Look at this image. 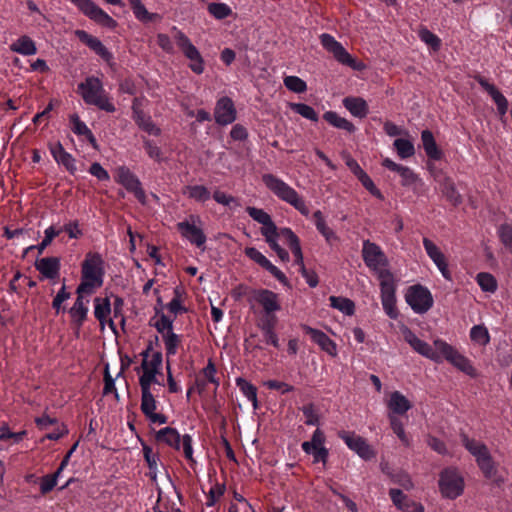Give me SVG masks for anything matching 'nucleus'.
I'll return each instance as SVG.
<instances>
[{
  "label": "nucleus",
  "instance_id": "44",
  "mask_svg": "<svg viewBox=\"0 0 512 512\" xmlns=\"http://www.w3.org/2000/svg\"><path fill=\"white\" fill-rule=\"evenodd\" d=\"M394 147L400 158L406 159L414 155V145L410 140L398 138L394 141Z\"/></svg>",
  "mask_w": 512,
  "mask_h": 512
},
{
  "label": "nucleus",
  "instance_id": "61",
  "mask_svg": "<svg viewBox=\"0 0 512 512\" xmlns=\"http://www.w3.org/2000/svg\"><path fill=\"white\" fill-rule=\"evenodd\" d=\"M389 419H390V424H391V428L393 430V432L398 436V438L405 444V445H408L409 442H408V438L405 434V431H404V428H403V424L401 422V420L394 416V415H389Z\"/></svg>",
  "mask_w": 512,
  "mask_h": 512
},
{
  "label": "nucleus",
  "instance_id": "25",
  "mask_svg": "<svg viewBox=\"0 0 512 512\" xmlns=\"http://www.w3.org/2000/svg\"><path fill=\"white\" fill-rule=\"evenodd\" d=\"M421 140L426 155L432 160H440L443 152L439 149L433 133L430 130H423L421 133Z\"/></svg>",
  "mask_w": 512,
  "mask_h": 512
},
{
  "label": "nucleus",
  "instance_id": "37",
  "mask_svg": "<svg viewBox=\"0 0 512 512\" xmlns=\"http://www.w3.org/2000/svg\"><path fill=\"white\" fill-rule=\"evenodd\" d=\"M95 310L94 315L96 319L100 322L101 326H104V321L107 316L111 313V304L108 298L101 299L99 297L95 298Z\"/></svg>",
  "mask_w": 512,
  "mask_h": 512
},
{
  "label": "nucleus",
  "instance_id": "12",
  "mask_svg": "<svg viewBox=\"0 0 512 512\" xmlns=\"http://www.w3.org/2000/svg\"><path fill=\"white\" fill-rule=\"evenodd\" d=\"M102 264L103 260L98 253L87 254L82 263V278L95 281L98 286H102L104 275Z\"/></svg>",
  "mask_w": 512,
  "mask_h": 512
},
{
  "label": "nucleus",
  "instance_id": "29",
  "mask_svg": "<svg viewBox=\"0 0 512 512\" xmlns=\"http://www.w3.org/2000/svg\"><path fill=\"white\" fill-rule=\"evenodd\" d=\"M133 119L141 130L147 132L150 135H160V128L154 124L151 117L146 115L144 111H135V114H133Z\"/></svg>",
  "mask_w": 512,
  "mask_h": 512
},
{
  "label": "nucleus",
  "instance_id": "7",
  "mask_svg": "<svg viewBox=\"0 0 512 512\" xmlns=\"http://www.w3.org/2000/svg\"><path fill=\"white\" fill-rule=\"evenodd\" d=\"M439 488L443 497L455 499L463 493V478L453 469H444L440 473Z\"/></svg>",
  "mask_w": 512,
  "mask_h": 512
},
{
  "label": "nucleus",
  "instance_id": "13",
  "mask_svg": "<svg viewBox=\"0 0 512 512\" xmlns=\"http://www.w3.org/2000/svg\"><path fill=\"white\" fill-rule=\"evenodd\" d=\"M404 339L409 345L422 356L431 359L437 363L441 362L440 352L429 345L427 342L418 338L410 329L403 331Z\"/></svg>",
  "mask_w": 512,
  "mask_h": 512
},
{
  "label": "nucleus",
  "instance_id": "51",
  "mask_svg": "<svg viewBox=\"0 0 512 512\" xmlns=\"http://www.w3.org/2000/svg\"><path fill=\"white\" fill-rule=\"evenodd\" d=\"M291 109L301 115L302 117L311 120L313 122L318 121V114L313 107L304 103H292Z\"/></svg>",
  "mask_w": 512,
  "mask_h": 512
},
{
  "label": "nucleus",
  "instance_id": "63",
  "mask_svg": "<svg viewBox=\"0 0 512 512\" xmlns=\"http://www.w3.org/2000/svg\"><path fill=\"white\" fill-rule=\"evenodd\" d=\"M301 411L303 412L306 420V425H317L319 423V415L315 411V407L313 403H309L307 405H304L301 408Z\"/></svg>",
  "mask_w": 512,
  "mask_h": 512
},
{
  "label": "nucleus",
  "instance_id": "64",
  "mask_svg": "<svg viewBox=\"0 0 512 512\" xmlns=\"http://www.w3.org/2000/svg\"><path fill=\"white\" fill-rule=\"evenodd\" d=\"M499 236L503 245L512 254V227L502 225L499 229Z\"/></svg>",
  "mask_w": 512,
  "mask_h": 512
},
{
  "label": "nucleus",
  "instance_id": "48",
  "mask_svg": "<svg viewBox=\"0 0 512 512\" xmlns=\"http://www.w3.org/2000/svg\"><path fill=\"white\" fill-rule=\"evenodd\" d=\"M387 475L390 477L393 483L400 485L404 489L410 490L413 488V482L409 474L405 471L397 470L395 472H388Z\"/></svg>",
  "mask_w": 512,
  "mask_h": 512
},
{
  "label": "nucleus",
  "instance_id": "22",
  "mask_svg": "<svg viewBox=\"0 0 512 512\" xmlns=\"http://www.w3.org/2000/svg\"><path fill=\"white\" fill-rule=\"evenodd\" d=\"M177 228L183 237L189 240L192 244H195L197 247H201L206 242V235L203 230L194 224H190L187 221L179 222L177 224Z\"/></svg>",
  "mask_w": 512,
  "mask_h": 512
},
{
  "label": "nucleus",
  "instance_id": "46",
  "mask_svg": "<svg viewBox=\"0 0 512 512\" xmlns=\"http://www.w3.org/2000/svg\"><path fill=\"white\" fill-rule=\"evenodd\" d=\"M423 245L428 256L432 259L435 265H439L446 259L445 255L440 251L436 244L428 238L423 239Z\"/></svg>",
  "mask_w": 512,
  "mask_h": 512
},
{
  "label": "nucleus",
  "instance_id": "21",
  "mask_svg": "<svg viewBox=\"0 0 512 512\" xmlns=\"http://www.w3.org/2000/svg\"><path fill=\"white\" fill-rule=\"evenodd\" d=\"M49 149L58 164H62L71 174L75 173V159L70 153L65 151L63 145L59 141L56 143H50Z\"/></svg>",
  "mask_w": 512,
  "mask_h": 512
},
{
  "label": "nucleus",
  "instance_id": "45",
  "mask_svg": "<svg viewBox=\"0 0 512 512\" xmlns=\"http://www.w3.org/2000/svg\"><path fill=\"white\" fill-rule=\"evenodd\" d=\"M470 338L482 346H486L490 342V336L487 328L483 325H475L470 331Z\"/></svg>",
  "mask_w": 512,
  "mask_h": 512
},
{
  "label": "nucleus",
  "instance_id": "3",
  "mask_svg": "<svg viewBox=\"0 0 512 512\" xmlns=\"http://www.w3.org/2000/svg\"><path fill=\"white\" fill-rule=\"evenodd\" d=\"M78 90L85 103L95 105L106 112L115 111V106L102 94V83L98 78L88 77L85 82L78 85Z\"/></svg>",
  "mask_w": 512,
  "mask_h": 512
},
{
  "label": "nucleus",
  "instance_id": "17",
  "mask_svg": "<svg viewBox=\"0 0 512 512\" xmlns=\"http://www.w3.org/2000/svg\"><path fill=\"white\" fill-rule=\"evenodd\" d=\"M475 80L478 84L492 97L500 116H504L508 110V101L505 96L493 85L488 82L486 78L481 75H476Z\"/></svg>",
  "mask_w": 512,
  "mask_h": 512
},
{
  "label": "nucleus",
  "instance_id": "14",
  "mask_svg": "<svg viewBox=\"0 0 512 512\" xmlns=\"http://www.w3.org/2000/svg\"><path fill=\"white\" fill-rule=\"evenodd\" d=\"M245 254L251 260L271 273L278 281L289 287V281L285 274L273 265L260 251L254 247H247L245 249Z\"/></svg>",
  "mask_w": 512,
  "mask_h": 512
},
{
  "label": "nucleus",
  "instance_id": "41",
  "mask_svg": "<svg viewBox=\"0 0 512 512\" xmlns=\"http://www.w3.org/2000/svg\"><path fill=\"white\" fill-rule=\"evenodd\" d=\"M162 337L166 348L167 358L169 356L175 355L181 343V337L173 331L166 332L164 335H162Z\"/></svg>",
  "mask_w": 512,
  "mask_h": 512
},
{
  "label": "nucleus",
  "instance_id": "19",
  "mask_svg": "<svg viewBox=\"0 0 512 512\" xmlns=\"http://www.w3.org/2000/svg\"><path fill=\"white\" fill-rule=\"evenodd\" d=\"M303 331L310 335L311 339L317 343L321 349L325 352H327L331 356L337 355V349L335 342L330 339L323 331L314 329L308 325L303 324L302 326Z\"/></svg>",
  "mask_w": 512,
  "mask_h": 512
},
{
  "label": "nucleus",
  "instance_id": "20",
  "mask_svg": "<svg viewBox=\"0 0 512 512\" xmlns=\"http://www.w3.org/2000/svg\"><path fill=\"white\" fill-rule=\"evenodd\" d=\"M75 35L78 37V39L86 44L90 49H92L97 55H99L102 59L109 62L113 57L112 54L108 51V49L102 44V42L88 34L84 30H76Z\"/></svg>",
  "mask_w": 512,
  "mask_h": 512
},
{
  "label": "nucleus",
  "instance_id": "18",
  "mask_svg": "<svg viewBox=\"0 0 512 512\" xmlns=\"http://www.w3.org/2000/svg\"><path fill=\"white\" fill-rule=\"evenodd\" d=\"M475 80L478 84L492 97L500 116H504L508 110V101L505 96L493 85L488 82L486 78L481 75H476Z\"/></svg>",
  "mask_w": 512,
  "mask_h": 512
},
{
  "label": "nucleus",
  "instance_id": "62",
  "mask_svg": "<svg viewBox=\"0 0 512 512\" xmlns=\"http://www.w3.org/2000/svg\"><path fill=\"white\" fill-rule=\"evenodd\" d=\"M70 122L72 124L71 129L76 135L85 136L91 131L76 113L70 115Z\"/></svg>",
  "mask_w": 512,
  "mask_h": 512
},
{
  "label": "nucleus",
  "instance_id": "49",
  "mask_svg": "<svg viewBox=\"0 0 512 512\" xmlns=\"http://www.w3.org/2000/svg\"><path fill=\"white\" fill-rule=\"evenodd\" d=\"M141 411L148 417L156 410V400L151 391H141Z\"/></svg>",
  "mask_w": 512,
  "mask_h": 512
},
{
  "label": "nucleus",
  "instance_id": "39",
  "mask_svg": "<svg viewBox=\"0 0 512 512\" xmlns=\"http://www.w3.org/2000/svg\"><path fill=\"white\" fill-rule=\"evenodd\" d=\"M236 384L242 391V393L247 397L248 400H250L253 404L254 409L258 408V401H257V388L252 385L250 382L245 380L244 378H237Z\"/></svg>",
  "mask_w": 512,
  "mask_h": 512
},
{
  "label": "nucleus",
  "instance_id": "33",
  "mask_svg": "<svg viewBox=\"0 0 512 512\" xmlns=\"http://www.w3.org/2000/svg\"><path fill=\"white\" fill-rule=\"evenodd\" d=\"M10 49L14 52L27 56L34 55L37 52L34 41L26 35L21 36L16 42H14L10 46Z\"/></svg>",
  "mask_w": 512,
  "mask_h": 512
},
{
  "label": "nucleus",
  "instance_id": "1",
  "mask_svg": "<svg viewBox=\"0 0 512 512\" xmlns=\"http://www.w3.org/2000/svg\"><path fill=\"white\" fill-rule=\"evenodd\" d=\"M362 257L368 268L378 274L380 280L381 301L383 309L391 319L398 317L396 308V283L393 273L388 269H380L389 264L388 258L376 243L365 240L363 242Z\"/></svg>",
  "mask_w": 512,
  "mask_h": 512
},
{
  "label": "nucleus",
  "instance_id": "27",
  "mask_svg": "<svg viewBox=\"0 0 512 512\" xmlns=\"http://www.w3.org/2000/svg\"><path fill=\"white\" fill-rule=\"evenodd\" d=\"M175 40L178 47L189 60H197V58L201 56L198 49L192 44L190 39L182 31H177Z\"/></svg>",
  "mask_w": 512,
  "mask_h": 512
},
{
  "label": "nucleus",
  "instance_id": "58",
  "mask_svg": "<svg viewBox=\"0 0 512 512\" xmlns=\"http://www.w3.org/2000/svg\"><path fill=\"white\" fill-rule=\"evenodd\" d=\"M246 212L254 221L262 225H266L272 219L267 212L260 208L248 206Z\"/></svg>",
  "mask_w": 512,
  "mask_h": 512
},
{
  "label": "nucleus",
  "instance_id": "16",
  "mask_svg": "<svg viewBox=\"0 0 512 512\" xmlns=\"http://www.w3.org/2000/svg\"><path fill=\"white\" fill-rule=\"evenodd\" d=\"M252 299L259 303L266 314H273L281 309L278 295L268 289H256L252 291Z\"/></svg>",
  "mask_w": 512,
  "mask_h": 512
},
{
  "label": "nucleus",
  "instance_id": "56",
  "mask_svg": "<svg viewBox=\"0 0 512 512\" xmlns=\"http://www.w3.org/2000/svg\"><path fill=\"white\" fill-rule=\"evenodd\" d=\"M158 316L159 319L154 324H152L156 330L162 335L168 331H173L174 319H171L164 313H161Z\"/></svg>",
  "mask_w": 512,
  "mask_h": 512
},
{
  "label": "nucleus",
  "instance_id": "11",
  "mask_svg": "<svg viewBox=\"0 0 512 512\" xmlns=\"http://www.w3.org/2000/svg\"><path fill=\"white\" fill-rule=\"evenodd\" d=\"M339 438H341L346 445L353 451H355L362 459L370 460L375 457V452L371 446L367 443L366 439L356 435L355 433L340 431L338 432Z\"/></svg>",
  "mask_w": 512,
  "mask_h": 512
},
{
  "label": "nucleus",
  "instance_id": "15",
  "mask_svg": "<svg viewBox=\"0 0 512 512\" xmlns=\"http://www.w3.org/2000/svg\"><path fill=\"white\" fill-rule=\"evenodd\" d=\"M214 118L219 125H228L236 119V109L231 98L225 96L220 98L214 110Z\"/></svg>",
  "mask_w": 512,
  "mask_h": 512
},
{
  "label": "nucleus",
  "instance_id": "6",
  "mask_svg": "<svg viewBox=\"0 0 512 512\" xmlns=\"http://www.w3.org/2000/svg\"><path fill=\"white\" fill-rule=\"evenodd\" d=\"M406 302L418 314L426 313L433 306L434 300L428 288L421 284L412 285L407 289Z\"/></svg>",
  "mask_w": 512,
  "mask_h": 512
},
{
  "label": "nucleus",
  "instance_id": "2",
  "mask_svg": "<svg viewBox=\"0 0 512 512\" xmlns=\"http://www.w3.org/2000/svg\"><path fill=\"white\" fill-rule=\"evenodd\" d=\"M262 181L266 187L272 191L279 199L292 205L302 215L308 216L310 211L304 200L299 196L297 191L290 187L283 180L277 178L273 174H264Z\"/></svg>",
  "mask_w": 512,
  "mask_h": 512
},
{
  "label": "nucleus",
  "instance_id": "9",
  "mask_svg": "<svg viewBox=\"0 0 512 512\" xmlns=\"http://www.w3.org/2000/svg\"><path fill=\"white\" fill-rule=\"evenodd\" d=\"M72 2L91 20L97 24L114 29L117 26L116 20L110 17L105 11L98 7L92 0H72Z\"/></svg>",
  "mask_w": 512,
  "mask_h": 512
},
{
  "label": "nucleus",
  "instance_id": "28",
  "mask_svg": "<svg viewBox=\"0 0 512 512\" xmlns=\"http://www.w3.org/2000/svg\"><path fill=\"white\" fill-rule=\"evenodd\" d=\"M388 407L390 410H392L393 413L403 415L409 409H411L412 404L399 391H394L393 393H391L390 400L388 402Z\"/></svg>",
  "mask_w": 512,
  "mask_h": 512
},
{
  "label": "nucleus",
  "instance_id": "52",
  "mask_svg": "<svg viewBox=\"0 0 512 512\" xmlns=\"http://www.w3.org/2000/svg\"><path fill=\"white\" fill-rule=\"evenodd\" d=\"M162 353L157 351L152 354V358L150 361L148 360H142L140 369H148L149 371H153L154 373L159 374L160 368L162 366ZM137 371H139V368H136Z\"/></svg>",
  "mask_w": 512,
  "mask_h": 512
},
{
  "label": "nucleus",
  "instance_id": "36",
  "mask_svg": "<svg viewBox=\"0 0 512 512\" xmlns=\"http://www.w3.org/2000/svg\"><path fill=\"white\" fill-rule=\"evenodd\" d=\"M88 309L84 304L83 297H77L73 307L70 309V315L77 324L81 327L86 319Z\"/></svg>",
  "mask_w": 512,
  "mask_h": 512
},
{
  "label": "nucleus",
  "instance_id": "31",
  "mask_svg": "<svg viewBox=\"0 0 512 512\" xmlns=\"http://www.w3.org/2000/svg\"><path fill=\"white\" fill-rule=\"evenodd\" d=\"M323 119L327 121L330 125L345 130L349 133H353L356 130V127L352 122L347 120L346 118H343L339 116L334 111H327L323 114Z\"/></svg>",
  "mask_w": 512,
  "mask_h": 512
},
{
  "label": "nucleus",
  "instance_id": "43",
  "mask_svg": "<svg viewBox=\"0 0 512 512\" xmlns=\"http://www.w3.org/2000/svg\"><path fill=\"white\" fill-rule=\"evenodd\" d=\"M476 279L478 285L483 291L494 293L497 290V281L492 274L487 272H480L478 273Z\"/></svg>",
  "mask_w": 512,
  "mask_h": 512
},
{
  "label": "nucleus",
  "instance_id": "38",
  "mask_svg": "<svg viewBox=\"0 0 512 512\" xmlns=\"http://www.w3.org/2000/svg\"><path fill=\"white\" fill-rule=\"evenodd\" d=\"M331 306L345 315L351 316L355 312V304L352 300L344 297L331 296L329 298Z\"/></svg>",
  "mask_w": 512,
  "mask_h": 512
},
{
  "label": "nucleus",
  "instance_id": "32",
  "mask_svg": "<svg viewBox=\"0 0 512 512\" xmlns=\"http://www.w3.org/2000/svg\"><path fill=\"white\" fill-rule=\"evenodd\" d=\"M128 2L139 21L147 23L160 18L157 13L148 12L141 0H128Z\"/></svg>",
  "mask_w": 512,
  "mask_h": 512
},
{
  "label": "nucleus",
  "instance_id": "34",
  "mask_svg": "<svg viewBox=\"0 0 512 512\" xmlns=\"http://www.w3.org/2000/svg\"><path fill=\"white\" fill-rule=\"evenodd\" d=\"M476 462L486 478L490 479L496 474L497 470L489 450L478 457Z\"/></svg>",
  "mask_w": 512,
  "mask_h": 512
},
{
  "label": "nucleus",
  "instance_id": "57",
  "mask_svg": "<svg viewBox=\"0 0 512 512\" xmlns=\"http://www.w3.org/2000/svg\"><path fill=\"white\" fill-rule=\"evenodd\" d=\"M110 393H114L115 398L118 400L119 395L117 389L115 387V379L109 373V365H105L104 369V388L103 395H108Z\"/></svg>",
  "mask_w": 512,
  "mask_h": 512
},
{
  "label": "nucleus",
  "instance_id": "40",
  "mask_svg": "<svg viewBox=\"0 0 512 512\" xmlns=\"http://www.w3.org/2000/svg\"><path fill=\"white\" fill-rule=\"evenodd\" d=\"M462 442L465 448L477 459L482 454L488 451L487 446L484 443L478 442L474 439H470L467 435H462Z\"/></svg>",
  "mask_w": 512,
  "mask_h": 512
},
{
  "label": "nucleus",
  "instance_id": "55",
  "mask_svg": "<svg viewBox=\"0 0 512 512\" xmlns=\"http://www.w3.org/2000/svg\"><path fill=\"white\" fill-rule=\"evenodd\" d=\"M59 475L60 471H55L53 474H48L41 478L40 491L42 495H46L54 489Z\"/></svg>",
  "mask_w": 512,
  "mask_h": 512
},
{
  "label": "nucleus",
  "instance_id": "8",
  "mask_svg": "<svg viewBox=\"0 0 512 512\" xmlns=\"http://www.w3.org/2000/svg\"><path fill=\"white\" fill-rule=\"evenodd\" d=\"M72 2L91 20L97 24L114 29L117 26L116 20L110 17L105 11L98 7L92 0H72Z\"/></svg>",
  "mask_w": 512,
  "mask_h": 512
},
{
  "label": "nucleus",
  "instance_id": "35",
  "mask_svg": "<svg viewBox=\"0 0 512 512\" xmlns=\"http://www.w3.org/2000/svg\"><path fill=\"white\" fill-rule=\"evenodd\" d=\"M313 218L315 220L317 230L325 237L327 242L331 243L333 240L337 239L334 231L327 226L323 214L320 210L314 212Z\"/></svg>",
  "mask_w": 512,
  "mask_h": 512
},
{
  "label": "nucleus",
  "instance_id": "30",
  "mask_svg": "<svg viewBox=\"0 0 512 512\" xmlns=\"http://www.w3.org/2000/svg\"><path fill=\"white\" fill-rule=\"evenodd\" d=\"M440 189L442 194L453 206H458L462 203V196L456 190L454 182L449 177H445L440 183Z\"/></svg>",
  "mask_w": 512,
  "mask_h": 512
},
{
  "label": "nucleus",
  "instance_id": "47",
  "mask_svg": "<svg viewBox=\"0 0 512 512\" xmlns=\"http://www.w3.org/2000/svg\"><path fill=\"white\" fill-rule=\"evenodd\" d=\"M208 12L217 20H222L232 14L231 8L225 3L212 2L208 4Z\"/></svg>",
  "mask_w": 512,
  "mask_h": 512
},
{
  "label": "nucleus",
  "instance_id": "5",
  "mask_svg": "<svg viewBox=\"0 0 512 512\" xmlns=\"http://www.w3.org/2000/svg\"><path fill=\"white\" fill-rule=\"evenodd\" d=\"M320 42L322 46L328 52L332 53L334 58L341 64L351 67L354 70H362L364 68L363 63L358 62L355 58H353L342 46V44L335 40V38L330 34H321Z\"/></svg>",
  "mask_w": 512,
  "mask_h": 512
},
{
  "label": "nucleus",
  "instance_id": "50",
  "mask_svg": "<svg viewBox=\"0 0 512 512\" xmlns=\"http://www.w3.org/2000/svg\"><path fill=\"white\" fill-rule=\"evenodd\" d=\"M324 441H325L324 433L319 428H317L314 431L311 440L305 441L302 443V449L307 454H313V451L315 450V448L319 445L324 444Z\"/></svg>",
  "mask_w": 512,
  "mask_h": 512
},
{
  "label": "nucleus",
  "instance_id": "10",
  "mask_svg": "<svg viewBox=\"0 0 512 512\" xmlns=\"http://www.w3.org/2000/svg\"><path fill=\"white\" fill-rule=\"evenodd\" d=\"M116 181L125 187L128 192L134 194L141 204L146 203V194L140 180L129 168L121 166L117 169Z\"/></svg>",
  "mask_w": 512,
  "mask_h": 512
},
{
  "label": "nucleus",
  "instance_id": "26",
  "mask_svg": "<svg viewBox=\"0 0 512 512\" xmlns=\"http://www.w3.org/2000/svg\"><path fill=\"white\" fill-rule=\"evenodd\" d=\"M158 442H163L175 450L180 449L182 437L175 428L165 427L160 429L155 436Z\"/></svg>",
  "mask_w": 512,
  "mask_h": 512
},
{
  "label": "nucleus",
  "instance_id": "53",
  "mask_svg": "<svg viewBox=\"0 0 512 512\" xmlns=\"http://www.w3.org/2000/svg\"><path fill=\"white\" fill-rule=\"evenodd\" d=\"M283 82L285 87L294 93H304L307 90L306 82L297 76H286Z\"/></svg>",
  "mask_w": 512,
  "mask_h": 512
},
{
  "label": "nucleus",
  "instance_id": "60",
  "mask_svg": "<svg viewBox=\"0 0 512 512\" xmlns=\"http://www.w3.org/2000/svg\"><path fill=\"white\" fill-rule=\"evenodd\" d=\"M420 39L427 45L431 46L433 50H438L441 45L440 39L427 28H423L419 31Z\"/></svg>",
  "mask_w": 512,
  "mask_h": 512
},
{
  "label": "nucleus",
  "instance_id": "23",
  "mask_svg": "<svg viewBox=\"0 0 512 512\" xmlns=\"http://www.w3.org/2000/svg\"><path fill=\"white\" fill-rule=\"evenodd\" d=\"M35 268L47 279H55L59 276L60 259L58 257H44L37 259Z\"/></svg>",
  "mask_w": 512,
  "mask_h": 512
},
{
  "label": "nucleus",
  "instance_id": "4",
  "mask_svg": "<svg viewBox=\"0 0 512 512\" xmlns=\"http://www.w3.org/2000/svg\"><path fill=\"white\" fill-rule=\"evenodd\" d=\"M434 346L440 352L441 360L444 358L461 372L468 376L477 377V371L470 360L458 352L453 346L443 340H435Z\"/></svg>",
  "mask_w": 512,
  "mask_h": 512
},
{
  "label": "nucleus",
  "instance_id": "59",
  "mask_svg": "<svg viewBox=\"0 0 512 512\" xmlns=\"http://www.w3.org/2000/svg\"><path fill=\"white\" fill-rule=\"evenodd\" d=\"M357 179L373 196L380 200H383L384 197L381 191L375 186L373 180L368 176L366 172H363Z\"/></svg>",
  "mask_w": 512,
  "mask_h": 512
},
{
  "label": "nucleus",
  "instance_id": "42",
  "mask_svg": "<svg viewBox=\"0 0 512 512\" xmlns=\"http://www.w3.org/2000/svg\"><path fill=\"white\" fill-rule=\"evenodd\" d=\"M389 495L393 504L400 510L408 512L410 509V503L412 502L407 498L402 490L392 488L389 490Z\"/></svg>",
  "mask_w": 512,
  "mask_h": 512
},
{
  "label": "nucleus",
  "instance_id": "24",
  "mask_svg": "<svg viewBox=\"0 0 512 512\" xmlns=\"http://www.w3.org/2000/svg\"><path fill=\"white\" fill-rule=\"evenodd\" d=\"M343 106L355 117L365 118L369 113L367 102L361 97H345Z\"/></svg>",
  "mask_w": 512,
  "mask_h": 512
},
{
  "label": "nucleus",
  "instance_id": "54",
  "mask_svg": "<svg viewBox=\"0 0 512 512\" xmlns=\"http://www.w3.org/2000/svg\"><path fill=\"white\" fill-rule=\"evenodd\" d=\"M189 197L199 202H205L210 198L209 190L203 185L187 186Z\"/></svg>",
  "mask_w": 512,
  "mask_h": 512
}]
</instances>
